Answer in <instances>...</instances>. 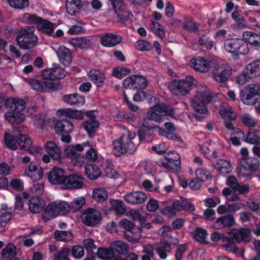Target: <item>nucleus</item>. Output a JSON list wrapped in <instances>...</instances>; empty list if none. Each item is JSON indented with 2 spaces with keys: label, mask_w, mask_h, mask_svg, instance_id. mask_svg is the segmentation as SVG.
I'll return each mask as SVG.
<instances>
[{
  "label": "nucleus",
  "mask_w": 260,
  "mask_h": 260,
  "mask_svg": "<svg viewBox=\"0 0 260 260\" xmlns=\"http://www.w3.org/2000/svg\"><path fill=\"white\" fill-rule=\"evenodd\" d=\"M136 134L128 132L127 134L122 135L120 138L113 142V151L115 155L120 156L125 153L133 154L136 150L135 143Z\"/></svg>",
  "instance_id": "obj_1"
},
{
  "label": "nucleus",
  "mask_w": 260,
  "mask_h": 260,
  "mask_svg": "<svg viewBox=\"0 0 260 260\" xmlns=\"http://www.w3.org/2000/svg\"><path fill=\"white\" fill-rule=\"evenodd\" d=\"M223 46L225 51L235 59H238L240 55H245L249 52L247 43L241 39H228L224 41Z\"/></svg>",
  "instance_id": "obj_2"
},
{
  "label": "nucleus",
  "mask_w": 260,
  "mask_h": 260,
  "mask_svg": "<svg viewBox=\"0 0 260 260\" xmlns=\"http://www.w3.org/2000/svg\"><path fill=\"white\" fill-rule=\"evenodd\" d=\"M213 96L209 93L206 86H201L197 95L191 101V106L199 114H207V104L211 102Z\"/></svg>",
  "instance_id": "obj_3"
},
{
  "label": "nucleus",
  "mask_w": 260,
  "mask_h": 260,
  "mask_svg": "<svg viewBox=\"0 0 260 260\" xmlns=\"http://www.w3.org/2000/svg\"><path fill=\"white\" fill-rule=\"evenodd\" d=\"M197 80L191 75L186 76L185 79L174 80L169 86L171 92L177 96H183L189 93L192 86L196 85Z\"/></svg>",
  "instance_id": "obj_4"
},
{
  "label": "nucleus",
  "mask_w": 260,
  "mask_h": 260,
  "mask_svg": "<svg viewBox=\"0 0 260 260\" xmlns=\"http://www.w3.org/2000/svg\"><path fill=\"white\" fill-rule=\"evenodd\" d=\"M34 27H27L21 29L16 37V41L19 46L23 49H28L34 47L37 43L38 38L35 35Z\"/></svg>",
  "instance_id": "obj_5"
},
{
  "label": "nucleus",
  "mask_w": 260,
  "mask_h": 260,
  "mask_svg": "<svg viewBox=\"0 0 260 260\" xmlns=\"http://www.w3.org/2000/svg\"><path fill=\"white\" fill-rule=\"evenodd\" d=\"M70 210V206L64 201H55L49 204L42 213V218L45 221L56 217L59 214H64Z\"/></svg>",
  "instance_id": "obj_6"
},
{
  "label": "nucleus",
  "mask_w": 260,
  "mask_h": 260,
  "mask_svg": "<svg viewBox=\"0 0 260 260\" xmlns=\"http://www.w3.org/2000/svg\"><path fill=\"white\" fill-rule=\"evenodd\" d=\"M54 128L57 135L61 136V140L66 143H69L71 138L69 134L73 130V123L68 119L56 120L52 118Z\"/></svg>",
  "instance_id": "obj_7"
},
{
  "label": "nucleus",
  "mask_w": 260,
  "mask_h": 260,
  "mask_svg": "<svg viewBox=\"0 0 260 260\" xmlns=\"http://www.w3.org/2000/svg\"><path fill=\"white\" fill-rule=\"evenodd\" d=\"M108 5L114 10L118 23L124 24L133 16L127 9L123 0H108Z\"/></svg>",
  "instance_id": "obj_8"
},
{
  "label": "nucleus",
  "mask_w": 260,
  "mask_h": 260,
  "mask_svg": "<svg viewBox=\"0 0 260 260\" xmlns=\"http://www.w3.org/2000/svg\"><path fill=\"white\" fill-rule=\"evenodd\" d=\"M259 168L258 160L255 157L241 158L240 166L238 168V173L240 176L249 178L252 174L258 170Z\"/></svg>",
  "instance_id": "obj_9"
},
{
  "label": "nucleus",
  "mask_w": 260,
  "mask_h": 260,
  "mask_svg": "<svg viewBox=\"0 0 260 260\" xmlns=\"http://www.w3.org/2000/svg\"><path fill=\"white\" fill-rule=\"evenodd\" d=\"M28 83L30 87L34 90L47 92L54 91L58 88L60 82L48 81L45 79H38L30 78L28 80Z\"/></svg>",
  "instance_id": "obj_10"
},
{
  "label": "nucleus",
  "mask_w": 260,
  "mask_h": 260,
  "mask_svg": "<svg viewBox=\"0 0 260 260\" xmlns=\"http://www.w3.org/2000/svg\"><path fill=\"white\" fill-rule=\"evenodd\" d=\"M256 96H260V86L258 84L249 85L240 91V99L245 105L255 104L257 100Z\"/></svg>",
  "instance_id": "obj_11"
},
{
  "label": "nucleus",
  "mask_w": 260,
  "mask_h": 260,
  "mask_svg": "<svg viewBox=\"0 0 260 260\" xmlns=\"http://www.w3.org/2000/svg\"><path fill=\"white\" fill-rule=\"evenodd\" d=\"M148 102L150 104H154L150 106L151 112H147V114H156V112L164 113V114H174L173 108L164 103H160L159 98H156L153 95L147 94Z\"/></svg>",
  "instance_id": "obj_12"
},
{
  "label": "nucleus",
  "mask_w": 260,
  "mask_h": 260,
  "mask_svg": "<svg viewBox=\"0 0 260 260\" xmlns=\"http://www.w3.org/2000/svg\"><path fill=\"white\" fill-rule=\"evenodd\" d=\"M67 72L63 68H61L58 64H53L52 67L43 70L41 75L45 79L53 81L63 79L67 74Z\"/></svg>",
  "instance_id": "obj_13"
},
{
  "label": "nucleus",
  "mask_w": 260,
  "mask_h": 260,
  "mask_svg": "<svg viewBox=\"0 0 260 260\" xmlns=\"http://www.w3.org/2000/svg\"><path fill=\"white\" fill-rule=\"evenodd\" d=\"M101 214L99 210L94 208H89L81 215L83 223L88 226H94L101 220Z\"/></svg>",
  "instance_id": "obj_14"
},
{
  "label": "nucleus",
  "mask_w": 260,
  "mask_h": 260,
  "mask_svg": "<svg viewBox=\"0 0 260 260\" xmlns=\"http://www.w3.org/2000/svg\"><path fill=\"white\" fill-rule=\"evenodd\" d=\"M5 106L10 110L5 114H22L25 108V102L21 99L10 98L5 101Z\"/></svg>",
  "instance_id": "obj_15"
},
{
  "label": "nucleus",
  "mask_w": 260,
  "mask_h": 260,
  "mask_svg": "<svg viewBox=\"0 0 260 260\" xmlns=\"http://www.w3.org/2000/svg\"><path fill=\"white\" fill-rule=\"evenodd\" d=\"M228 234L238 243L242 242L248 243L251 239V231L248 228L233 229L228 232Z\"/></svg>",
  "instance_id": "obj_16"
},
{
  "label": "nucleus",
  "mask_w": 260,
  "mask_h": 260,
  "mask_svg": "<svg viewBox=\"0 0 260 260\" xmlns=\"http://www.w3.org/2000/svg\"><path fill=\"white\" fill-rule=\"evenodd\" d=\"M17 144L19 149L26 150L31 154L40 152L42 150L40 147L32 146L31 140L25 134H19L17 136Z\"/></svg>",
  "instance_id": "obj_17"
},
{
  "label": "nucleus",
  "mask_w": 260,
  "mask_h": 260,
  "mask_svg": "<svg viewBox=\"0 0 260 260\" xmlns=\"http://www.w3.org/2000/svg\"><path fill=\"white\" fill-rule=\"evenodd\" d=\"M89 142L84 143L83 146L80 144H77L75 146H68L64 150L66 155L70 157L73 160L76 165L81 166V162H80V157H81L80 152L83 150V146H89Z\"/></svg>",
  "instance_id": "obj_18"
},
{
  "label": "nucleus",
  "mask_w": 260,
  "mask_h": 260,
  "mask_svg": "<svg viewBox=\"0 0 260 260\" xmlns=\"http://www.w3.org/2000/svg\"><path fill=\"white\" fill-rule=\"evenodd\" d=\"M174 155L175 161H173L170 154H168L163 159L159 160V165L167 169L174 170L176 172L179 171L181 169V161L180 156L178 153L173 151L172 153Z\"/></svg>",
  "instance_id": "obj_19"
},
{
  "label": "nucleus",
  "mask_w": 260,
  "mask_h": 260,
  "mask_svg": "<svg viewBox=\"0 0 260 260\" xmlns=\"http://www.w3.org/2000/svg\"><path fill=\"white\" fill-rule=\"evenodd\" d=\"M123 38L120 35L107 32L101 37L100 44L104 47L112 48L120 44Z\"/></svg>",
  "instance_id": "obj_20"
},
{
  "label": "nucleus",
  "mask_w": 260,
  "mask_h": 260,
  "mask_svg": "<svg viewBox=\"0 0 260 260\" xmlns=\"http://www.w3.org/2000/svg\"><path fill=\"white\" fill-rule=\"evenodd\" d=\"M66 171L62 169L54 167L48 174L49 181L52 184H64L66 178Z\"/></svg>",
  "instance_id": "obj_21"
},
{
  "label": "nucleus",
  "mask_w": 260,
  "mask_h": 260,
  "mask_svg": "<svg viewBox=\"0 0 260 260\" xmlns=\"http://www.w3.org/2000/svg\"><path fill=\"white\" fill-rule=\"evenodd\" d=\"M63 185L65 189H81L83 186V178L78 174L67 175Z\"/></svg>",
  "instance_id": "obj_22"
},
{
  "label": "nucleus",
  "mask_w": 260,
  "mask_h": 260,
  "mask_svg": "<svg viewBox=\"0 0 260 260\" xmlns=\"http://www.w3.org/2000/svg\"><path fill=\"white\" fill-rule=\"evenodd\" d=\"M232 72V70L230 66L223 64L213 73V78L216 82L224 83L228 80Z\"/></svg>",
  "instance_id": "obj_23"
},
{
  "label": "nucleus",
  "mask_w": 260,
  "mask_h": 260,
  "mask_svg": "<svg viewBox=\"0 0 260 260\" xmlns=\"http://www.w3.org/2000/svg\"><path fill=\"white\" fill-rule=\"evenodd\" d=\"M24 175L35 181L39 180L43 176V170L37 162L31 161L24 171Z\"/></svg>",
  "instance_id": "obj_24"
},
{
  "label": "nucleus",
  "mask_w": 260,
  "mask_h": 260,
  "mask_svg": "<svg viewBox=\"0 0 260 260\" xmlns=\"http://www.w3.org/2000/svg\"><path fill=\"white\" fill-rule=\"evenodd\" d=\"M190 64L194 71L201 73H206L210 68L209 62L205 58L200 56L191 59Z\"/></svg>",
  "instance_id": "obj_25"
},
{
  "label": "nucleus",
  "mask_w": 260,
  "mask_h": 260,
  "mask_svg": "<svg viewBox=\"0 0 260 260\" xmlns=\"http://www.w3.org/2000/svg\"><path fill=\"white\" fill-rule=\"evenodd\" d=\"M56 54L59 62L64 66L68 67L72 63L73 56L71 50L64 46L59 47Z\"/></svg>",
  "instance_id": "obj_26"
},
{
  "label": "nucleus",
  "mask_w": 260,
  "mask_h": 260,
  "mask_svg": "<svg viewBox=\"0 0 260 260\" xmlns=\"http://www.w3.org/2000/svg\"><path fill=\"white\" fill-rule=\"evenodd\" d=\"M88 119L83 123L84 129L87 131L88 135L91 138L93 137L99 127V123L95 119L94 115H86Z\"/></svg>",
  "instance_id": "obj_27"
},
{
  "label": "nucleus",
  "mask_w": 260,
  "mask_h": 260,
  "mask_svg": "<svg viewBox=\"0 0 260 260\" xmlns=\"http://www.w3.org/2000/svg\"><path fill=\"white\" fill-rule=\"evenodd\" d=\"M124 198L127 203L132 205H136L145 202L147 196L145 193L142 191H134L125 195Z\"/></svg>",
  "instance_id": "obj_28"
},
{
  "label": "nucleus",
  "mask_w": 260,
  "mask_h": 260,
  "mask_svg": "<svg viewBox=\"0 0 260 260\" xmlns=\"http://www.w3.org/2000/svg\"><path fill=\"white\" fill-rule=\"evenodd\" d=\"M235 223L233 215L228 214L218 218L215 222V225L218 229H223L234 226Z\"/></svg>",
  "instance_id": "obj_29"
},
{
  "label": "nucleus",
  "mask_w": 260,
  "mask_h": 260,
  "mask_svg": "<svg viewBox=\"0 0 260 260\" xmlns=\"http://www.w3.org/2000/svg\"><path fill=\"white\" fill-rule=\"evenodd\" d=\"M45 207L44 200L38 197L31 198L28 202V207L31 213L37 214L41 212Z\"/></svg>",
  "instance_id": "obj_30"
},
{
  "label": "nucleus",
  "mask_w": 260,
  "mask_h": 260,
  "mask_svg": "<svg viewBox=\"0 0 260 260\" xmlns=\"http://www.w3.org/2000/svg\"><path fill=\"white\" fill-rule=\"evenodd\" d=\"M234 240L232 236L231 237L226 236L222 242L221 247L230 252L243 255L244 251L236 246L234 242Z\"/></svg>",
  "instance_id": "obj_31"
},
{
  "label": "nucleus",
  "mask_w": 260,
  "mask_h": 260,
  "mask_svg": "<svg viewBox=\"0 0 260 260\" xmlns=\"http://www.w3.org/2000/svg\"><path fill=\"white\" fill-rule=\"evenodd\" d=\"M88 75L98 88L103 87L106 80V76L104 73L99 70L92 69L89 71Z\"/></svg>",
  "instance_id": "obj_32"
},
{
  "label": "nucleus",
  "mask_w": 260,
  "mask_h": 260,
  "mask_svg": "<svg viewBox=\"0 0 260 260\" xmlns=\"http://www.w3.org/2000/svg\"><path fill=\"white\" fill-rule=\"evenodd\" d=\"M244 70L250 78H254L260 75V59H256L248 64Z\"/></svg>",
  "instance_id": "obj_33"
},
{
  "label": "nucleus",
  "mask_w": 260,
  "mask_h": 260,
  "mask_svg": "<svg viewBox=\"0 0 260 260\" xmlns=\"http://www.w3.org/2000/svg\"><path fill=\"white\" fill-rule=\"evenodd\" d=\"M244 41L252 46L260 47V33L245 31L243 33Z\"/></svg>",
  "instance_id": "obj_34"
},
{
  "label": "nucleus",
  "mask_w": 260,
  "mask_h": 260,
  "mask_svg": "<svg viewBox=\"0 0 260 260\" xmlns=\"http://www.w3.org/2000/svg\"><path fill=\"white\" fill-rule=\"evenodd\" d=\"M63 101L71 105H83L85 103L84 96L77 93L64 95L63 96Z\"/></svg>",
  "instance_id": "obj_35"
},
{
  "label": "nucleus",
  "mask_w": 260,
  "mask_h": 260,
  "mask_svg": "<svg viewBox=\"0 0 260 260\" xmlns=\"http://www.w3.org/2000/svg\"><path fill=\"white\" fill-rule=\"evenodd\" d=\"M45 148L47 153L52 159L58 160L60 158V150L55 143L52 141H49L46 144Z\"/></svg>",
  "instance_id": "obj_36"
},
{
  "label": "nucleus",
  "mask_w": 260,
  "mask_h": 260,
  "mask_svg": "<svg viewBox=\"0 0 260 260\" xmlns=\"http://www.w3.org/2000/svg\"><path fill=\"white\" fill-rule=\"evenodd\" d=\"M54 24L51 21L42 19L39 25H37L38 29L48 36H51L54 31Z\"/></svg>",
  "instance_id": "obj_37"
},
{
  "label": "nucleus",
  "mask_w": 260,
  "mask_h": 260,
  "mask_svg": "<svg viewBox=\"0 0 260 260\" xmlns=\"http://www.w3.org/2000/svg\"><path fill=\"white\" fill-rule=\"evenodd\" d=\"M84 169L86 175L90 179H96L101 175L99 167L94 164H85Z\"/></svg>",
  "instance_id": "obj_38"
},
{
  "label": "nucleus",
  "mask_w": 260,
  "mask_h": 260,
  "mask_svg": "<svg viewBox=\"0 0 260 260\" xmlns=\"http://www.w3.org/2000/svg\"><path fill=\"white\" fill-rule=\"evenodd\" d=\"M20 30L18 26L13 24L6 25L2 28V32L7 38H16Z\"/></svg>",
  "instance_id": "obj_39"
},
{
  "label": "nucleus",
  "mask_w": 260,
  "mask_h": 260,
  "mask_svg": "<svg viewBox=\"0 0 260 260\" xmlns=\"http://www.w3.org/2000/svg\"><path fill=\"white\" fill-rule=\"evenodd\" d=\"M16 253V247L10 243L2 250V257L3 260H13Z\"/></svg>",
  "instance_id": "obj_40"
},
{
  "label": "nucleus",
  "mask_w": 260,
  "mask_h": 260,
  "mask_svg": "<svg viewBox=\"0 0 260 260\" xmlns=\"http://www.w3.org/2000/svg\"><path fill=\"white\" fill-rule=\"evenodd\" d=\"M110 248L120 254H125L129 251V246L121 241H115L110 244Z\"/></svg>",
  "instance_id": "obj_41"
},
{
  "label": "nucleus",
  "mask_w": 260,
  "mask_h": 260,
  "mask_svg": "<svg viewBox=\"0 0 260 260\" xmlns=\"http://www.w3.org/2000/svg\"><path fill=\"white\" fill-rule=\"evenodd\" d=\"M71 42L74 46L84 49H87L92 45L91 41L87 37L72 38Z\"/></svg>",
  "instance_id": "obj_42"
},
{
  "label": "nucleus",
  "mask_w": 260,
  "mask_h": 260,
  "mask_svg": "<svg viewBox=\"0 0 260 260\" xmlns=\"http://www.w3.org/2000/svg\"><path fill=\"white\" fill-rule=\"evenodd\" d=\"M171 250V246L167 242H160L156 244V250L161 258L165 259Z\"/></svg>",
  "instance_id": "obj_43"
},
{
  "label": "nucleus",
  "mask_w": 260,
  "mask_h": 260,
  "mask_svg": "<svg viewBox=\"0 0 260 260\" xmlns=\"http://www.w3.org/2000/svg\"><path fill=\"white\" fill-rule=\"evenodd\" d=\"M216 168L222 174L230 173L233 169L230 161L223 159H219L217 161Z\"/></svg>",
  "instance_id": "obj_44"
},
{
  "label": "nucleus",
  "mask_w": 260,
  "mask_h": 260,
  "mask_svg": "<svg viewBox=\"0 0 260 260\" xmlns=\"http://www.w3.org/2000/svg\"><path fill=\"white\" fill-rule=\"evenodd\" d=\"M98 158V155L96 150L93 148H90V150H88L86 153L85 156H82L80 157V162H81V165L83 164H87L88 161L94 162Z\"/></svg>",
  "instance_id": "obj_45"
},
{
  "label": "nucleus",
  "mask_w": 260,
  "mask_h": 260,
  "mask_svg": "<svg viewBox=\"0 0 260 260\" xmlns=\"http://www.w3.org/2000/svg\"><path fill=\"white\" fill-rule=\"evenodd\" d=\"M32 115V117L34 120V124L39 128L42 129L47 123L50 125L52 123V119L47 120L46 115Z\"/></svg>",
  "instance_id": "obj_46"
},
{
  "label": "nucleus",
  "mask_w": 260,
  "mask_h": 260,
  "mask_svg": "<svg viewBox=\"0 0 260 260\" xmlns=\"http://www.w3.org/2000/svg\"><path fill=\"white\" fill-rule=\"evenodd\" d=\"M148 124L143 123L142 127L138 131L140 141L145 140L146 137L151 136L153 134V128Z\"/></svg>",
  "instance_id": "obj_47"
},
{
  "label": "nucleus",
  "mask_w": 260,
  "mask_h": 260,
  "mask_svg": "<svg viewBox=\"0 0 260 260\" xmlns=\"http://www.w3.org/2000/svg\"><path fill=\"white\" fill-rule=\"evenodd\" d=\"M8 2L12 8L19 10H23L29 5V0H8Z\"/></svg>",
  "instance_id": "obj_48"
},
{
  "label": "nucleus",
  "mask_w": 260,
  "mask_h": 260,
  "mask_svg": "<svg viewBox=\"0 0 260 260\" xmlns=\"http://www.w3.org/2000/svg\"><path fill=\"white\" fill-rule=\"evenodd\" d=\"M199 45L202 48L209 50L213 46V41L207 35H203L198 40Z\"/></svg>",
  "instance_id": "obj_49"
},
{
  "label": "nucleus",
  "mask_w": 260,
  "mask_h": 260,
  "mask_svg": "<svg viewBox=\"0 0 260 260\" xmlns=\"http://www.w3.org/2000/svg\"><path fill=\"white\" fill-rule=\"evenodd\" d=\"M5 143L7 147L12 150L17 149V136L15 138L13 135L6 133L4 136Z\"/></svg>",
  "instance_id": "obj_50"
},
{
  "label": "nucleus",
  "mask_w": 260,
  "mask_h": 260,
  "mask_svg": "<svg viewBox=\"0 0 260 260\" xmlns=\"http://www.w3.org/2000/svg\"><path fill=\"white\" fill-rule=\"evenodd\" d=\"M135 89H144L148 84L147 78L142 75H134Z\"/></svg>",
  "instance_id": "obj_51"
},
{
  "label": "nucleus",
  "mask_w": 260,
  "mask_h": 260,
  "mask_svg": "<svg viewBox=\"0 0 260 260\" xmlns=\"http://www.w3.org/2000/svg\"><path fill=\"white\" fill-rule=\"evenodd\" d=\"M131 73V71L128 68L118 67L113 69L112 75L117 78L121 79Z\"/></svg>",
  "instance_id": "obj_52"
},
{
  "label": "nucleus",
  "mask_w": 260,
  "mask_h": 260,
  "mask_svg": "<svg viewBox=\"0 0 260 260\" xmlns=\"http://www.w3.org/2000/svg\"><path fill=\"white\" fill-rule=\"evenodd\" d=\"M259 132L255 129H250L247 135L246 141L253 144H260Z\"/></svg>",
  "instance_id": "obj_53"
},
{
  "label": "nucleus",
  "mask_w": 260,
  "mask_h": 260,
  "mask_svg": "<svg viewBox=\"0 0 260 260\" xmlns=\"http://www.w3.org/2000/svg\"><path fill=\"white\" fill-rule=\"evenodd\" d=\"M96 255L99 258L108 260L113 257L114 252L112 249L99 248L96 252Z\"/></svg>",
  "instance_id": "obj_54"
},
{
  "label": "nucleus",
  "mask_w": 260,
  "mask_h": 260,
  "mask_svg": "<svg viewBox=\"0 0 260 260\" xmlns=\"http://www.w3.org/2000/svg\"><path fill=\"white\" fill-rule=\"evenodd\" d=\"M54 237L57 240L63 242L70 241L73 239L72 233L68 231H56Z\"/></svg>",
  "instance_id": "obj_55"
},
{
  "label": "nucleus",
  "mask_w": 260,
  "mask_h": 260,
  "mask_svg": "<svg viewBox=\"0 0 260 260\" xmlns=\"http://www.w3.org/2000/svg\"><path fill=\"white\" fill-rule=\"evenodd\" d=\"M92 197L98 202H103L107 199L108 193L104 189H95L93 190Z\"/></svg>",
  "instance_id": "obj_56"
},
{
  "label": "nucleus",
  "mask_w": 260,
  "mask_h": 260,
  "mask_svg": "<svg viewBox=\"0 0 260 260\" xmlns=\"http://www.w3.org/2000/svg\"><path fill=\"white\" fill-rule=\"evenodd\" d=\"M5 118L12 124H19L25 118L24 115H5Z\"/></svg>",
  "instance_id": "obj_57"
},
{
  "label": "nucleus",
  "mask_w": 260,
  "mask_h": 260,
  "mask_svg": "<svg viewBox=\"0 0 260 260\" xmlns=\"http://www.w3.org/2000/svg\"><path fill=\"white\" fill-rule=\"evenodd\" d=\"M150 27L152 32L160 38L165 37L164 30L160 24L158 22L152 21L150 23Z\"/></svg>",
  "instance_id": "obj_58"
},
{
  "label": "nucleus",
  "mask_w": 260,
  "mask_h": 260,
  "mask_svg": "<svg viewBox=\"0 0 260 260\" xmlns=\"http://www.w3.org/2000/svg\"><path fill=\"white\" fill-rule=\"evenodd\" d=\"M136 48L140 51H151L153 49V46L147 41L140 40L136 42Z\"/></svg>",
  "instance_id": "obj_59"
},
{
  "label": "nucleus",
  "mask_w": 260,
  "mask_h": 260,
  "mask_svg": "<svg viewBox=\"0 0 260 260\" xmlns=\"http://www.w3.org/2000/svg\"><path fill=\"white\" fill-rule=\"evenodd\" d=\"M183 27L189 32L196 31L199 30V25L194 22L192 19H188L184 20Z\"/></svg>",
  "instance_id": "obj_60"
},
{
  "label": "nucleus",
  "mask_w": 260,
  "mask_h": 260,
  "mask_svg": "<svg viewBox=\"0 0 260 260\" xmlns=\"http://www.w3.org/2000/svg\"><path fill=\"white\" fill-rule=\"evenodd\" d=\"M167 115H146L144 117L145 124H151V123L153 122H161L164 119L163 117H165Z\"/></svg>",
  "instance_id": "obj_61"
},
{
  "label": "nucleus",
  "mask_w": 260,
  "mask_h": 260,
  "mask_svg": "<svg viewBox=\"0 0 260 260\" xmlns=\"http://www.w3.org/2000/svg\"><path fill=\"white\" fill-rule=\"evenodd\" d=\"M67 13L71 16L75 15L82 8V6L66 3Z\"/></svg>",
  "instance_id": "obj_62"
},
{
  "label": "nucleus",
  "mask_w": 260,
  "mask_h": 260,
  "mask_svg": "<svg viewBox=\"0 0 260 260\" xmlns=\"http://www.w3.org/2000/svg\"><path fill=\"white\" fill-rule=\"evenodd\" d=\"M207 232L206 231L201 228H197L196 233L194 235V239L201 243H207L206 241Z\"/></svg>",
  "instance_id": "obj_63"
},
{
  "label": "nucleus",
  "mask_w": 260,
  "mask_h": 260,
  "mask_svg": "<svg viewBox=\"0 0 260 260\" xmlns=\"http://www.w3.org/2000/svg\"><path fill=\"white\" fill-rule=\"evenodd\" d=\"M69 249L63 248L57 252L52 260H70L69 257Z\"/></svg>",
  "instance_id": "obj_64"
}]
</instances>
